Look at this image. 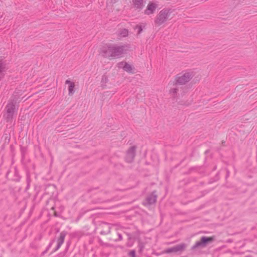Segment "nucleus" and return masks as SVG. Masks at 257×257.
Returning <instances> with one entry per match:
<instances>
[{"label": "nucleus", "instance_id": "1", "mask_svg": "<svg viewBox=\"0 0 257 257\" xmlns=\"http://www.w3.org/2000/svg\"><path fill=\"white\" fill-rule=\"evenodd\" d=\"M194 76V73L191 70L183 71L176 75L174 83L176 85H185L192 79Z\"/></svg>", "mask_w": 257, "mask_h": 257}, {"label": "nucleus", "instance_id": "2", "mask_svg": "<svg viewBox=\"0 0 257 257\" xmlns=\"http://www.w3.org/2000/svg\"><path fill=\"white\" fill-rule=\"evenodd\" d=\"M172 12L173 10L168 8L161 10L155 19V24L157 26H160L166 23L169 19Z\"/></svg>", "mask_w": 257, "mask_h": 257}, {"label": "nucleus", "instance_id": "3", "mask_svg": "<svg viewBox=\"0 0 257 257\" xmlns=\"http://www.w3.org/2000/svg\"><path fill=\"white\" fill-rule=\"evenodd\" d=\"M130 46L128 44L118 45L113 44L112 59L122 57L130 50Z\"/></svg>", "mask_w": 257, "mask_h": 257}, {"label": "nucleus", "instance_id": "4", "mask_svg": "<svg viewBox=\"0 0 257 257\" xmlns=\"http://www.w3.org/2000/svg\"><path fill=\"white\" fill-rule=\"evenodd\" d=\"M99 54L104 58L112 59L113 44H106L102 46Z\"/></svg>", "mask_w": 257, "mask_h": 257}, {"label": "nucleus", "instance_id": "5", "mask_svg": "<svg viewBox=\"0 0 257 257\" xmlns=\"http://www.w3.org/2000/svg\"><path fill=\"white\" fill-rule=\"evenodd\" d=\"M16 100L11 99L8 102L6 106L7 113L6 118L8 121L11 120L13 117L14 114L16 110Z\"/></svg>", "mask_w": 257, "mask_h": 257}, {"label": "nucleus", "instance_id": "6", "mask_svg": "<svg viewBox=\"0 0 257 257\" xmlns=\"http://www.w3.org/2000/svg\"><path fill=\"white\" fill-rule=\"evenodd\" d=\"M213 240L212 237L202 236L199 241H197L192 247V250H195L198 248H204L207 244Z\"/></svg>", "mask_w": 257, "mask_h": 257}, {"label": "nucleus", "instance_id": "7", "mask_svg": "<svg viewBox=\"0 0 257 257\" xmlns=\"http://www.w3.org/2000/svg\"><path fill=\"white\" fill-rule=\"evenodd\" d=\"M137 147L133 146L131 147L126 152L125 160L128 163H132L135 158L136 154Z\"/></svg>", "mask_w": 257, "mask_h": 257}, {"label": "nucleus", "instance_id": "8", "mask_svg": "<svg viewBox=\"0 0 257 257\" xmlns=\"http://www.w3.org/2000/svg\"><path fill=\"white\" fill-rule=\"evenodd\" d=\"M186 247V245L185 243H181L178 244L176 246H174L172 247L168 248L165 250V252L167 253H170L171 252H177L178 251H182Z\"/></svg>", "mask_w": 257, "mask_h": 257}, {"label": "nucleus", "instance_id": "9", "mask_svg": "<svg viewBox=\"0 0 257 257\" xmlns=\"http://www.w3.org/2000/svg\"><path fill=\"white\" fill-rule=\"evenodd\" d=\"M158 6V4L156 3L149 2L146 9L145 10V14L147 15L153 14L155 12Z\"/></svg>", "mask_w": 257, "mask_h": 257}, {"label": "nucleus", "instance_id": "10", "mask_svg": "<svg viewBox=\"0 0 257 257\" xmlns=\"http://www.w3.org/2000/svg\"><path fill=\"white\" fill-rule=\"evenodd\" d=\"M66 235V232L65 231H62L60 233V236L57 240L58 242H57V246L55 248L54 251H56L60 248V247H61V246L62 245V244L63 243V242L64 241V239H65Z\"/></svg>", "mask_w": 257, "mask_h": 257}, {"label": "nucleus", "instance_id": "11", "mask_svg": "<svg viewBox=\"0 0 257 257\" xmlns=\"http://www.w3.org/2000/svg\"><path fill=\"white\" fill-rule=\"evenodd\" d=\"M101 226L102 227V230H101L100 233L102 235L107 234L110 232L111 229V225L110 224L107 223L106 222H103Z\"/></svg>", "mask_w": 257, "mask_h": 257}, {"label": "nucleus", "instance_id": "12", "mask_svg": "<svg viewBox=\"0 0 257 257\" xmlns=\"http://www.w3.org/2000/svg\"><path fill=\"white\" fill-rule=\"evenodd\" d=\"M157 196L156 194V191H153L151 194L147 197L146 201L149 205H151L156 202Z\"/></svg>", "mask_w": 257, "mask_h": 257}, {"label": "nucleus", "instance_id": "13", "mask_svg": "<svg viewBox=\"0 0 257 257\" xmlns=\"http://www.w3.org/2000/svg\"><path fill=\"white\" fill-rule=\"evenodd\" d=\"M65 84H69V87H68V94H69V95H70V96L72 95L74 93V92H75V91L74 90V88L75 87L74 83L71 82L70 80L68 79V80H66Z\"/></svg>", "mask_w": 257, "mask_h": 257}, {"label": "nucleus", "instance_id": "14", "mask_svg": "<svg viewBox=\"0 0 257 257\" xmlns=\"http://www.w3.org/2000/svg\"><path fill=\"white\" fill-rule=\"evenodd\" d=\"M133 4L136 9L142 10L144 6V0H133Z\"/></svg>", "mask_w": 257, "mask_h": 257}, {"label": "nucleus", "instance_id": "15", "mask_svg": "<svg viewBox=\"0 0 257 257\" xmlns=\"http://www.w3.org/2000/svg\"><path fill=\"white\" fill-rule=\"evenodd\" d=\"M117 35L120 38L125 37L128 36V31L126 29H123L118 31Z\"/></svg>", "mask_w": 257, "mask_h": 257}, {"label": "nucleus", "instance_id": "16", "mask_svg": "<svg viewBox=\"0 0 257 257\" xmlns=\"http://www.w3.org/2000/svg\"><path fill=\"white\" fill-rule=\"evenodd\" d=\"M6 70V64L3 60H0V75L5 72Z\"/></svg>", "mask_w": 257, "mask_h": 257}, {"label": "nucleus", "instance_id": "17", "mask_svg": "<svg viewBox=\"0 0 257 257\" xmlns=\"http://www.w3.org/2000/svg\"><path fill=\"white\" fill-rule=\"evenodd\" d=\"M178 92V88H172L169 90V94H171L173 98H175L177 97Z\"/></svg>", "mask_w": 257, "mask_h": 257}, {"label": "nucleus", "instance_id": "18", "mask_svg": "<svg viewBox=\"0 0 257 257\" xmlns=\"http://www.w3.org/2000/svg\"><path fill=\"white\" fill-rule=\"evenodd\" d=\"M145 25H137L134 27V29L135 30L138 29L137 34L139 35L142 33L143 29L145 28Z\"/></svg>", "mask_w": 257, "mask_h": 257}, {"label": "nucleus", "instance_id": "19", "mask_svg": "<svg viewBox=\"0 0 257 257\" xmlns=\"http://www.w3.org/2000/svg\"><path fill=\"white\" fill-rule=\"evenodd\" d=\"M132 69L131 65L126 62L125 64H124L123 70L127 72L131 73L132 72Z\"/></svg>", "mask_w": 257, "mask_h": 257}, {"label": "nucleus", "instance_id": "20", "mask_svg": "<svg viewBox=\"0 0 257 257\" xmlns=\"http://www.w3.org/2000/svg\"><path fill=\"white\" fill-rule=\"evenodd\" d=\"M107 77L106 75H103L101 78V82L102 83H106L108 81Z\"/></svg>", "mask_w": 257, "mask_h": 257}, {"label": "nucleus", "instance_id": "21", "mask_svg": "<svg viewBox=\"0 0 257 257\" xmlns=\"http://www.w3.org/2000/svg\"><path fill=\"white\" fill-rule=\"evenodd\" d=\"M125 63L126 62H119L117 64V67L119 68H122L123 69L124 67V64H125Z\"/></svg>", "mask_w": 257, "mask_h": 257}, {"label": "nucleus", "instance_id": "22", "mask_svg": "<svg viewBox=\"0 0 257 257\" xmlns=\"http://www.w3.org/2000/svg\"><path fill=\"white\" fill-rule=\"evenodd\" d=\"M128 255L131 257H136V251L135 250H131L129 253Z\"/></svg>", "mask_w": 257, "mask_h": 257}, {"label": "nucleus", "instance_id": "23", "mask_svg": "<svg viewBox=\"0 0 257 257\" xmlns=\"http://www.w3.org/2000/svg\"><path fill=\"white\" fill-rule=\"evenodd\" d=\"M118 239H115V241H117V240H121L122 239V236L120 233H118Z\"/></svg>", "mask_w": 257, "mask_h": 257}, {"label": "nucleus", "instance_id": "24", "mask_svg": "<svg viewBox=\"0 0 257 257\" xmlns=\"http://www.w3.org/2000/svg\"><path fill=\"white\" fill-rule=\"evenodd\" d=\"M53 241H52L49 243V245H48L47 247L46 248L47 250H48L50 248V247L52 246V244H53Z\"/></svg>", "mask_w": 257, "mask_h": 257}, {"label": "nucleus", "instance_id": "25", "mask_svg": "<svg viewBox=\"0 0 257 257\" xmlns=\"http://www.w3.org/2000/svg\"><path fill=\"white\" fill-rule=\"evenodd\" d=\"M53 241H52L49 243V245H48L47 247L46 248L47 250H48L50 248V247L52 246V244H53Z\"/></svg>", "mask_w": 257, "mask_h": 257}, {"label": "nucleus", "instance_id": "26", "mask_svg": "<svg viewBox=\"0 0 257 257\" xmlns=\"http://www.w3.org/2000/svg\"><path fill=\"white\" fill-rule=\"evenodd\" d=\"M58 257H63L64 256V253L63 252H61L59 253L58 255Z\"/></svg>", "mask_w": 257, "mask_h": 257}, {"label": "nucleus", "instance_id": "27", "mask_svg": "<svg viewBox=\"0 0 257 257\" xmlns=\"http://www.w3.org/2000/svg\"><path fill=\"white\" fill-rule=\"evenodd\" d=\"M48 250H47V249H46L43 252H42V255H44L45 254Z\"/></svg>", "mask_w": 257, "mask_h": 257}, {"label": "nucleus", "instance_id": "28", "mask_svg": "<svg viewBox=\"0 0 257 257\" xmlns=\"http://www.w3.org/2000/svg\"><path fill=\"white\" fill-rule=\"evenodd\" d=\"M245 257H252V256L251 255H247V256H245Z\"/></svg>", "mask_w": 257, "mask_h": 257}]
</instances>
